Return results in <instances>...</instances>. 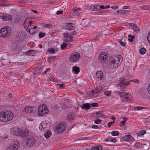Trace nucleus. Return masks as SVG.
<instances>
[{
	"mask_svg": "<svg viewBox=\"0 0 150 150\" xmlns=\"http://www.w3.org/2000/svg\"><path fill=\"white\" fill-rule=\"evenodd\" d=\"M13 116V113L10 111H3L0 112V121L6 122L11 120Z\"/></svg>",
	"mask_w": 150,
	"mask_h": 150,
	"instance_id": "f257e3e1",
	"label": "nucleus"
},
{
	"mask_svg": "<svg viewBox=\"0 0 150 150\" xmlns=\"http://www.w3.org/2000/svg\"><path fill=\"white\" fill-rule=\"evenodd\" d=\"M122 60V57L120 55L112 58V59L109 61L111 68L114 69L120 65Z\"/></svg>",
	"mask_w": 150,
	"mask_h": 150,
	"instance_id": "f03ea898",
	"label": "nucleus"
},
{
	"mask_svg": "<svg viewBox=\"0 0 150 150\" xmlns=\"http://www.w3.org/2000/svg\"><path fill=\"white\" fill-rule=\"evenodd\" d=\"M11 130H12L14 134L16 135L25 137L27 136L28 132L27 130H22L20 128H11Z\"/></svg>",
	"mask_w": 150,
	"mask_h": 150,
	"instance_id": "7ed1b4c3",
	"label": "nucleus"
},
{
	"mask_svg": "<svg viewBox=\"0 0 150 150\" xmlns=\"http://www.w3.org/2000/svg\"><path fill=\"white\" fill-rule=\"evenodd\" d=\"M45 104H43L42 105H40L39 106L38 113L39 116H45V114L49 112L48 110L46 107Z\"/></svg>",
	"mask_w": 150,
	"mask_h": 150,
	"instance_id": "20e7f679",
	"label": "nucleus"
},
{
	"mask_svg": "<svg viewBox=\"0 0 150 150\" xmlns=\"http://www.w3.org/2000/svg\"><path fill=\"white\" fill-rule=\"evenodd\" d=\"M11 32L10 28L9 27H6L5 28H1L0 30V36L7 38L10 35Z\"/></svg>",
	"mask_w": 150,
	"mask_h": 150,
	"instance_id": "39448f33",
	"label": "nucleus"
},
{
	"mask_svg": "<svg viewBox=\"0 0 150 150\" xmlns=\"http://www.w3.org/2000/svg\"><path fill=\"white\" fill-rule=\"evenodd\" d=\"M37 109L33 106H27L25 107L24 110V111L25 113L32 115L36 113Z\"/></svg>",
	"mask_w": 150,
	"mask_h": 150,
	"instance_id": "423d86ee",
	"label": "nucleus"
},
{
	"mask_svg": "<svg viewBox=\"0 0 150 150\" xmlns=\"http://www.w3.org/2000/svg\"><path fill=\"white\" fill-rule=\"evenodd\" d=\"M109 54L104 52L100 53L98 56V59L101 62L106 63L108 61Z\"/></svg>",
	"mask_w": 150,
	"mask_h": 150,
	"instance_id": "0eeeda50",
	"label": "nucleus"
},
{
	"mask_svg": "<svg viewBox=\"0 0 150 150\" xmlns=\"http://www.w3.org/2000/svg\"><path fill=\"white\" fill-rule=\"evenodd\" d=\"M66 123L65 122H61L59 123L56 128L57 133L60 134L63 132L66 127Z\"/></svg>",
	"mask_w": 150,
	"mask_h": 150,
	"instance_id": "6e6552de",
	"label": "nucleus"
},
{
	"mask_svg": "<svg viewBox=\"0 0 150 150\" xmlns=\"http://www.w3.org/2000/svg\"><path fill=\"white\" fill-rule=\"evenodd\" d=\"M80 57L79 53L77 52L74 53L71 55L70 60L71 62H76L79 60Z\"/></svg>",
	"mask_w": 150,
	"mask_h": 150,
	"instance_id": "1a4fd4ad",
	"label": "nucleus"
},
{
	"mask_svg": "<svg viewBox=\"0 0 150 150\" xmlns=\"http://www.w3.org/2000/svg\"><path fill=\"white\" fill-rule=\"evenodd\" d=\"M48 125H49L48 122L46 121L42 122L40 125V129L42 131L46 130L47 129V127Z\"/></svg>",
	"mask_w": 150,
	"mask_h": 150,
	"instance_id": "9d476101",
	"label": "nucleus"
},
{
	"mask_svg": "<svg viewBox=\"0 0 150 150\" xmlns=\"http://www.w3.org/2000/svg\"><path fill=\"white\" fill-rule=\"evenodd\" d=\"M119 85L120 87L124 86H127L129 85L130 82H126V80L124 78H121L119 80Z\"/></svg>",
	"mask_w": 150,
	"mask_h": 150,
	"instance_id": "9b49d317",
	"label": "nucleus"
},
{
	"mask_svg": "<svg viewBox=\"0 0 150 150\" xmlns=\"http://www.w3.org/2000/svg\"><path fill=\"white\" fill-rule=\"evenodd\" d=\"M35 140L31 136L28 137L27 140L26 144L29 145V146H33L35 143Z\"/></svg>",
	"mask_w": 150,
	"mask_h": 150,
	"instance_id": "f8f14e48",
	"label": "nucleus"
},
{
	"mask_svg": "<svg viewBox=\"0 0 150 150\" xmlns=\"http://www.w3.org/2000/svg\"><path fill=\"white\" fill-rule=\"evenodd\" d=\"M19 142L16 141L14 144L10 146L8 150H16L19 147Z\"/></svg>",
	"mask_w": 150,
	"mask_h": 150,
	"instance_id": "ddd939ff",
	"label": "nucleus"
},
{
	"mask_svg": "<svg viewBox=\"0 0 150 150\" xmlns=\"http://www.w3.org/2000/svg\"><path fill=\"white\" fill-rule=\"evenodd\" d=\"M129 94L125 92H123L121 94V96H120V97L123 98L122 99L123 102L125 101H127L129 100L128 97Z\"/></svg>",
	"mask_w": 150,
	"mask_h": 150,
	"instance_id": "4468645a",
	"label": "nucleus"
},
{
	"mask_svg": "<svg viewBox=\"0 0 150 150\" xmlns=\"http://www.w3.org/2000/svg\"><path fill=\"white\" fill-rule=\"evenodd\" d=\"M1 17L3 21H6L10 20L12 16L10 15L5 14L1 16Z\"/></svg>",
	"mask_w": 150,
	"mask_h": 150,
	"instance_id": "2eb2a0df",
	"label": "nucleus"
},
{
	"mask_svg": "<svg viewBox=\"0 0 150 150\" xmlns=\"http://www.w3.org/2000/svg\"><path fill=\"white\" fill-rule=\"evenodd\" d=\"M97 78L99 79L102 80L104 76L103 75V72L101 71H98L96 73Z\"/></svg>",
	"mask_w": 150,
	"mask_h": 150,
	"instance_id": "dca6fc26",
	"label": "nucleus"
},
{
	"mask_svg": "<svg viewBox=\"0 0 150 150\" xmlns=\"http://www.w3.org/2000/svg\"><path fill=\"white\" fill-rule=\"evenodd\" d=\"M129 26L132 28L135 32H138L139 31L140 29L138 27H137L136 24L134 23H130Z\"/></svg>",
	"mask_w": 150,
	"mask_h": 150,
	"instance_id": "f3484780",
	"label": "nucleus"
},
{
	"mask_svg": "<svg viewBox=\"0 0 150 150\" xmlns=\"http://www.w3.org/2000/svg\"><path fill=\"white\" fill-rule=\"evenodd\" d=\"M122 139L126 142H129L133 139V137L131 135H127L122 137Z\"/></svg>",
	"mask_w": 150,
	"mask_h": 150,
	"instance_id": "a211bd4d",
	"label": "nucleus"
},
{
	"mask_svg": "<svg viewBox=\"0 0 150 150\" xmlns=\"http://www.w3.org/2000/svg\"><path fill=\"white\" fill-rule=\"evenodd\" d=\"M103 89V88L101 86H99V87H97L95 89V90H93L92 93L93 94H96L100 92Z\"/></svg>",
	"mask_w": 150,
	"mask_h": 150,
	"instance_id": "6ab92c4d",
	"label": "nucleus"
},
{
	"mask_svg": "<svg viewBox=\"0 0 150 150\" xmlns=\"http://www.w3.org/2000/svg\"><path fill=\"white\" fill-rule=\"evenodd\" d=\"M82 109L88 110L90 108V103H86L83 104L81 106Z\"/></svg>",
	"mask_w": 150,
	"mask_h": 150,
	"instance_id": "aec40b11",
	"label": "nucleus"
},
{
	"mask_svg": "<svg viewBox=\"0 0 150 150\" xmlns=\"http://www.w3.org/2000/svg\"><path fill=\"white\" fill-rule=\"evenodd\" d=\"M74 25L72 23H67L66 25L67 28L70 30H73L74 28Z\"/></svg>",
	"mask_w": 150,
	"mask_h": 150,
	"instance_id": "412c9836",
	"label": "nucleus"
},
{
	"mask_svg": "<svg viewBox=\"0 0 150 150\" xmlns=\"http://www.w3.org/2000/svg\"><path fill=\"white\" fill-rule=\"evenodd\" d=\"M72 70L75 72L76 74H78L79 71V68L77 66H74L72 68Z\"/></svg>",
	"mask_w": 150,
	"mask_h": 150,
	"instance_id": "4be33fe9",
	"label": "nucleus"
},
{
	"mask_svg": "<svg viewBox=\"0 0 150 150\" xmlns=\"http://www.w3.org/2000/svg\"><path fill=\"white\" fill-rule=\"evenodd\" d=\"M52 132L50 131H47L46 133H45L44 136L47 139L49 138L51 135Z\"/></svg>",
	"mask_w": 150,
	"mask_h": 150,
	"instance_id": "5701e85b",
	"label": "nucleus"
},
{
	"mask_svg": "<svg viewBox=\"0 0 150 150\" xmlns=\"http://www.w3.org/2000/svg\"><path fill=\"white\" fill-rule=\"evenodd\" d=\"M74 113L73 112L70 113V114L68 115V116L67 117L68 119L70 120H73L74 118Z\"/></svg>",
	"mask_w": 150,
	"mask_h": 150,
	"instance_id": "b1692460",
	"label": "nucleus"
},
{
	"mask_svg": "<svg viewBox=\"0 0 150 150\" xmlns=\"http://www.w3.org/2000/svg\"><path fill=\"white\" fill-rule=\"evenodd\" d=\"M28 26V28L29 29L28 30H27V31L30 33V34H34V32H31V30H33V25H29Z\"/></svg>",
	"mask_w": 150,
	"mask_h": 150,
	"instance_id": "393cba45",
	"label": "nucleus"
},
{
	"mask_svg": "<svg viewBox=\"0 0 150 150\" xmlns=\"http://www.w3.org/2000/svg\"><path fill=\"white\" fill-rule=\"evenodd\" d=\"M56 57V56L49 57L47 59V61L49 62H52L54 61Z\"/></svg>",
	"mask_w": 150,
	"mask_h": 150,
	"instance_id": "a878e982",
	"label": "nucleus"
},
{
	"mask_svg": "<svg viewBox=\"0 0 150 150\" xmlns=\"http://www.w3.org/2000/svg\"><path fill=\"white\" fill-rule=\"evenodd\" d=\"M139 52L140 54H144L146 52V50L145 48L143 47L139 50Z\"/></svg>",
	"mask_w": 150,
	"mask_h": 150,
	"instance_id": "bb28decb",
	"label": "nucleus"
},
{
	"mask_svg": "<svg viewBox=\"0 0 150 150\" xmlns=\"http://www.w3.org/2000/svg\"><path fill=\"white\" fill-rule=\"evenodd\" d=\"M134 146L135 148L139 149L140 148V147L141 146V144L140 143L137 142L134 144Z\"/></svg>",
	"mask_w": 150,
	"mask_h": 150,
	"instance_id": "cd10ccee",
	"label": "nucleus"
},
{
	"mask_svg": "<svg viewBox=\"0 0 150 150\" xmlns=\"http://www.w3.org/2000/svg\"><path fill=\"white\" fill-rule=\"evenodd\" d=\"M34 51L32 50H30L27 51V54L29 55L33 56L34 55L32 54H34Z\"/></svg>",
	"mask_w": 150,
	"mask_h": 150,
	"instance_id": "c85d7f7f",
	"label": "nucleus"
},
{
	"mask_svg": "<svg viewBox=\"0 0 150 150\" xmlns=\"http://www.w3.org/2000/svg\"><path fill=\"white\" fill-rule=\"evenodd\" d=\"M119 134V132L117 131H114L111 132V134L113 136H117Z\"/></svg>",
	"mask_w": 150,
	"mask_h": 150,
	"instance_id": "c756f323",
	"label": "nucleus"
},
{
	"mask_svg": "<svg viewBox=\"0 0 150 150\" xmlns=\"http://www.w3.org/2000/svg\"><path fill=\"white\" fill-rule=\"evenodd\" d=\"M118 42L120 43V45L123 46H125L126 45V44L124 42L122 41V39L118 40Z\"/></svg>",
	"mask_w": 150,
	"mask_h": 150,
	"instance_id": "7c9ffc66",
	"label": "nucleus"
},
{
	"mask_svg": "<svg viewBox=\"0 0 150 150\" xmlns=\"http://www.w3.org/2000/svg\"><path fill=\"white\" fill-rule=\"evenodd\" d=\"M67 44L66 43L63 42L61 45V47L62 50H64L66 48Z\"/></svg>",
	"mask_w": 150,
	"mask_h": 150,
	"instance_id": "2f4dec72",
	"label": "nucleus"
},
{
	"mask_svg": "<svg viewBox=\"0 0 150 150\" xmlns=\"http://www.w3.org/2000/svg\"><path fill=\"white\" fill-rule=\"evenodd\" d=\"M63 35H64V37L65 38H66V39H65V41H69V40L67 39V38H69V36L68 34L67 33H64L63 34Z\"/></svg>",
	"mask_w": 150,
	"mask_h": 150,
	"instance_id": "473e14b6",
	"label": "nucleus"
},
{
	"mask_svg": "<svg viewBox=\"0 0 150 150\" xmlns=\"http://www.w3.org/2000/svg\"><path fill=\"white\" fill-rule=\"evenodd\" d=\"M48 51L51 54H54L55 52V50L54 48H51L49 49Z\"/></svg>",
	"mask_w": 150,
	"mask_h": 150,
	"instance_id": "72a5a7b5",
	"label": "nucleus"
},
{
	"mask_svg": "<svg viewBox=\"0 0 150 150\" xmlns=\"http://www.w3.org/2000/svg\"><path fill=\"white\" fill-rule=\"evenodd\" d=\"M140 8L142 9L146 10H148V8H149V7L147 5H144L141 6Z\"/></svg>",
	"mask_w": 150,
	"mask_h": 150,
	"instance_id": "f704fd0d",
	"label": "nucleus"
},
{
	"mask_svg": "<svg viewBox=\"0 0 150 150\" xmlns=\"http://www.w3.org/2000/svg\"><path fill=\"white\" fill-rule=\"evenodd\" d=\"M130 83L131 82H133L137 83H139L140 82V81L139 80L136 79L131 80L129 81Z\"/></svg>",
	"mask_w": 150,
	"mask_h": 150,
	"instance_id": "c9c22d12",
	"label": "nucleus"
},
{
	"mask_svg": "<svg viewBox=\"0 0 150 150\" xmlns=\"http://www.w3.org/2000/svg\"><path fill=\"white\" fill-rule=\"evenodd\" d=\"M144 109V108L142 107L137 106L134 107V110H141Z\"/></svg>",
	"mask_w": 150,
	"mask_h": 150,
	"instance_id": "e433bc0d",
	"label": "nucleus"
},
{
	"mask_svg": "<svg viewBox=\"0 0 150 150\" xmlns=\"http://www.w3.org/2000/svg\"><path fill=\"white\" fill-rule=\"evenodd\" d=\"M45 34L42 32H40L39 34V37L40 38H42L45 36Z\"/></svg>",
	"mask_w": 150,
	"mask_h": 150,
	"instance_id": "4c0bfd02",
	"label": "nucleus"
},
{
	"mask_svg": "<svg viewBox=\"0 0 150 150\" xmlns=\"http://www.w3.org/2000/svg\"><path fill=\"white\" fill-rule=\"evenodd\" d=\"M90 105L92 107H96L98 106V104L97 103H91Z\"/></svg>",
	"mask_w": 150,
	"mask_h": 150,
	"instance_id": "58836bf2",
	"label": "nucleus"
},
{
	"mask_svg": "<svg viewBox=\"0 0 150 150\" xmlns=\"http://www.w3.org/2000/svg\"><path fill=\"white\" fill-rule=\"evenodd\" d=\"M31 19V18L28 17L27 18L24 22V24H26L28 23H29V21Z\"/></svg>",
	"mask_w": 150,
	"mask_h": 150,
	"instance_id": "ea45409f",
	"label": "nucleus"
},
{
	"mask_svg": "<svg viewBox=\"0 0 150 150\" xmlns=\"http://www.w3.org/2000/svg\"><path fill=\"white\" fill-rule=\"evenodd\" d=\"M58 86L61 88H64L65 87V85L64 83H62L58 85Z\"/></svg>",
	"mask_w": 150,
	"mask_h": 150,
	"instance_id": "a19ab883",
	"label": "nucleus"
},
{
	"mask_svg": "<svg viewBox=\"0 0 150 150\" xmlns=\"http://www.w3.org/2000/svg\"><path fill=\"white\" fill-rule=\"evenodd\" d=\"M104 94L107 96H108L111 93V92L110 91H105L104 92Z\"/></svg>",
	"mask_w": 150,
	"mask_h": 150,
	"instance_id": "79ce46f5",
	"label": "nucleus"
},
{
	"mask_svg": "<svg viewBox=\"0 0 150 150\" xmlns=\"http://www.w3.org/2000/svg\"><path fill=\"white\" fill-rule=\"evenodd\" d=\"M146 131L144 130H142L139 132V134L141 135H143L146 133Z\"/></svg>",
	"mask_w": 150,
	"mask_h": 150,
	"instance_id": "37998d69",
	"label": "nucleus"
},
{
	"mask_svg": "<svg viewBox=\"0 0 150 150\" xmlns=\"http://www.w3.org/2000/svg\"><path fill=\"white\" fill-rule=\"evenodd\" d=\"M102 122V120L100 119L96 120L95 121V123L96 124H99Z\"/></svg>",
	"mask_w": 150,
	"mask_h": 150,
	"instance_id": "c03bdc74",
	"label": "nucleus"
},
{
	"mask_svg": "<svg viewBox=\"0 0 150 150\" xmlns=\"http://www.w3.org/2000/svg\"><path fill=\"white\" fill-rule=\"evenodd\" d=\"M103 112V111L102 110H100V111H97L96 112V114L98 115V116L100 115V114H101Z\"/></svg>",
	"mask_w": 150,
	"mask_h": 150,
	"instance_id": "a18cd8bd",
	"label": "nucleus"
},
{
	"mask_svg": "<svg viewBox=\"0 0 150 150\" xmlns=\"http://www.w3.org/2000/svg\"><path fill=\"white\" fill-rule=\"evenodd\" d=\"M63 13V11H57V12L56 14L58 15H59L60 14H62Z\"/></svg>",
	"mask_w": 150,
	"mask_h": 150,
	"instance_id": "49530a36",
	"label": "nucleus"
},
{
	"mask_svg": "<svg viewBox=\"0 0 150 150\" xmlns=\"http://www.w3.org/2000/svg\"><path fill=\"white\" fill-rule=\"evenodd\" d=\"M92 127L93 129H97L99 128V127L98 125H93Z\"/></svg>",
	"mask_w": 150,
	"mask_h": 150,
	"instance_id": "de8ad7c7",
	"label": "nucleus"
},
{
	"mask_svg": "<svg viewBox=\"0 0 150 150\" xmlns=\"http://www.w3.org/2000/svg\"><path fill=\"white\" fill-rule=\"evenodd\" d=\"M115 122V121H113V122H110L108 123V127H110L111 125L112 124L114 123Z\"/></svg>",
	"mask_w": 150,
	"mask_h": 150,
	"instance_id": "09e8293b",
	"label": "nucleus"
},
{
	"mask_svg": "<svg viewBox=\"0 0 150 150\" xmlns=\"http://www.w3.org/2000/svg\"><path fill=\"white\" fill-rule=\"evenodd\" d=\"M96 146H93L91 149V150H98Z\"/></svg>",
	"mask_w": 150,
	"mask_h": 150,
	"instance_id": "8fccbe9b",
	"label": "nucleus"
},
{
	"mask_svg": "<svg viewBox=\"0 0 150 150\" xmlns=\"http://www.w3.org/2000/svg\"><path fill=\"white\" fill-rule=\"evenodd\" d=\"M98 150H102V146L101 145H99L97 146Z\"/></svg>",
	"mask_w": 150,
	"mask_h": 150,
	"instance_id": "3c124183",
	"label": "nucleus"
},
{
	"mask_svg": "<svg viewBox=\"0 0 150 150\" xmlns=\"http://www.w3.org/2000/svg\"><path fill=\"white\" fill-rule=\"evenodd\" d=\"M90 9L92 11L96 10H97L95 9V7L93 6H92L90 7Z\"/></svg>",
	"mask_w": 150,
	"mask_h": 150,
	"instance_id": "603ef678",
	"label": "nucleus"
},
{
	"mask_svg": "<svg viewBox=\"0 0 150 150\" xmlns=\"http://www.w3.org/2000/svg\"><path fill=\"white\" fill-rule=\"evenodd\" d=\"M100 35H97L96 37L94 38V40H97L100 37Z\"/></svg>",
	"mask_w": 150,
	"mask_h": 150,
	"instance_id": "864d4df0",
	"label": "nucleus"
},
{
	"mask_svg": "<svg viewBox=\"0 0 150 150\" xmlns=\"http://www.w3.org/2000/svg\"><path fill=\"white\" fill-rule=\"evenodd\" d=\"M147 90L148 93L150 94V84H149V85H148Z\"/></svg>",
	"mask_w": 150,
	"mask_h": 150,
	"instance_id": "5fc2aeb1",
	"label": "nucleus"
},
{
	"mask_svg": "<svg viewBox=\"0 0 150 150\" xmlns=\"http://www.w3.org/2000/svg\"><path fill=\"white\" fill-rule=\"evenodd\" d=\"M125 121L123 120L121 122V124L122 125V126H124L125 125Z\"/></svg>",
	"mask_w": 150,
	"mask_h": 150,
	"instance_id": "6e6d98bb",
	"label": "nucleus"
},
{
	"mask_svg": "<svg viewBox=\"0 0 150 150\" xmlns=\"http://www.w3.org/2000/svg\"><path fill=\"white\" fill-rule=\"evenodd\" d=\"M100 6H96V7H95V9L97 10H95V11H98L99 9Z\"/></svg>",
	"mask_w": 150,
	"mask_h": 150,
	"instance_id": "4d7b16f0",
	"label": "nucleus"
},
{
	"mask_svg": "<svg viewBox=\"0 0 150 150\" xmlns=\"http://www.w3.org/2000/svg\"><path fill=\"white\" fill-rule=\"evenodd\" d=\"M98 116L99 117H103V118H105V117H106V116L105 115H103L102 113L101 114H100V115H98Z\"/></svg>",
	"mask_w": 150,
	"mask_h": 150,
	"instance_id": "13d9d810",
	"label": "nucleus"
},
{
	"mask_svg": "<svg viewBox=\"0 0 150 150\" xmlns=\"http://www.w3.org/2000/svg\"><path fill=\"white\" fill-rule=\"evenodd\" d=\"M111 8H113L114 9H115L116 8H118V6H112L110 7Z\"/></svg>",
	"mask_w": 150,
	"mask_h": 150,
	"instance_id": "bf43d9fd",
	"label": "nucleus"
},
{
	"mask_svg": "<svg viewBox=\"0 0 150 150\" xmlns=\"http://www.w3.org/2000/svg\"><path fill=\"white\" fill-rule=\"evenodd\" d=\"M116 141V139L115 138L112 139L111 140V141L112 142H115Z\"/></svg>",
	"mask_w": 150,
	"mask_h": 150,
	"instance_id": "052dcab7",
	"label": "nucleus"
},
{
	"mask_svg": "<svg viewBox=\"0 0 150 150\" xmlns=\"http://www.w3.org/2000/svg\"><path fill=\"white\" fill-rule=\"evenodd\" d=\"M71 35H70V37H69V38H70V40L69 41H70L71 42L73 40V37L71 36Z\"/></svg>",
	"mask_w": 150,
	"mask_h": 150,
	"instance_id": "680f3d73",
	"label": "nucleus"
},
{
	"mask_svg": "<svg viewBox=\"0 0 150 150\" xmlns=\"http://www.w3.org/2000/svg\"><path fill=\"white\" fill-rule=\"evenodd\" d=\"M128 37L129 38H132V39H134V35H128Z\"/></svg>",
	"mask_w": 150,
	"mask_h": 150,
	"instance_id": "e2e57ef3",
	"label": "nucleus"
},
{
	"mask_svg": "<svg viewBox=\"0 0 150 150\" xmlns=\"http://www.w3.org/2000/svg\"><path fill=\"white\" fill-rule=\"evenodd\" d=\"M24 28L27 31L29 29L28 26V25H25L24 26Z\"/></svg>",
	"mask_w": 150,
	"mask_h": 150,
	"instance_id": "0e129e2a",
	"label": "nucleus"
},
{
	"mask_svg": "<svg viewBox=\"0 0 150 150\" xmlns=\"http://www.w3.org/2000/svg\"><path fill=\"white\" fill-rule=\"evenodd\" d=\"M33 21H31V19L29 21V23H28V25H31L33 24Z\"/></svg>",
	"mask_w": 150,
	"mask_h": 150,
	"instance_id": "69168bd1",
	"label": "nucleus"
},
{
	"mask_svg": "<svg viewBox=\"0 0 150 150\" xmlns=\"http://www.w3.org/2000/svg\"><path fill=\"white\" fill-rule=\"evenodd\" d=\"M147 40L148 42L150 43V37L149 36H147Z\"/></svg>",
	"mask_w": 150,
	"mask_h": 150,
	"instance_id": "338daca9",
	"label": "nucleus"
},
{
	"mask_svg": "<svg viewBox=\"0 0 150 150\" xmlns=\"http://www.w3.org/2000/svg\"><path fill=\"white\" fill-rule=\"evenodd\" d=\"M44 26H45L46 28H49L50 27V25L48 24H45Z\"/></svg>",
	"mask_w": 150,
	"mask_h": 150,
	"instance_id": "774afa93",
	"label": "nucleus"
}]
</instances>
